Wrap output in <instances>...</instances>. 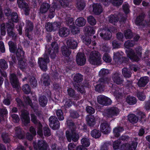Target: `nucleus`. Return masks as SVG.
<instances>
[{"label":"nucleus","instance_id":"603ef678","mask_svg":"<svg viewBox=\"0 0 150 150\" xmlns=\"http://www.w3.org/2000/svg\"><path fill=\"white\" fill-rule=\"evenodd\" d=\"M134 44L135 42L134 41L132 40H128L125 42L124 46L125 47L128 49L130 47H133Z\"/></svg>","mask_w":150,"mask_h":150},{"label":"nucleus","instance_id":"39448f33","mask_svg":"<svg viewBox=\"0 0 150 150\" xmlns=\"http://www.w3.org/2000/svg\"><path fill=\"white\" fill-rule=\"evenodd\" d=\"M34 150H47L49 148L48 144L42 140H38L37 143H34Z\"/></svg>","mask_w":150,"mask_h":150},{"label":"nucleus","instance_id":"f257e3e1","mask_svg":"<svg viewBox=\"0 0 150 150\" xmlns=\"http://www.w3.org/2000/svg\"><path fill=\"white\" fill-rule=\"evenodd\" d=\"M89 61L92 64L99 65L101 63V55L97 51H93L90 53Z\"/></svg>","mask_w":150,"mask_h":150},{"label":"nucleus","instance_id":"09e8293b","mask_svg":"<svg viewBox=\"0 0 150 150\" xmlns=\"http://www.w3.org/2000/svg\"><path fill=\"white\" fill-rule=\"evenodd\" d=\"M8 67L7 62L4 59H0V68L2 70L6 69Z\"/></svg>","mask_w":150,"mask_h":150},{"label":"nucleus","instance_id":"a18cd8bd","mask_svg":"<svg viewBox=\"0 0 150 150\" xmlns=\"http://www.w3.org/2000/svg\"><path fill=\"white\" fill-rule=\"evenodd\" d=\"M98 80V83L102 85H104L105 84L108 83L110 81V79L105 77H101Z\"/></svg>","mask_w":150,"mask_h":150},{"label":"nucleus","instance_id":"c85d7f7f","mask_svg":"<svg viewBox=\"0 0 150 150\" xmlns=\"http://www.w3.org/2000/svg\"><path fill=\"white\" fill-rule=\"evenodd\" d=\"M86 20L83 17H79L76 19L75 23L76 25L79 27L83 26L86 24Z\"/></svg>","mask_w":150,"mask_h":150},{"label":"nucleus","instance_id":"8fccbe9b","mask_svg":"<svg viewBox=\"0 0 150 150\" xmlns=\"http://www.w3.org/2000/svg\"><path fill=\"white\" fill-rule=\"evenodd\" d=\"M84 30L88 35H90L91 34H93L94 33L93 28L91 27L87 26L85 27Z\"/></svg>","mask_w":150,"mask_h":150},{"label":"nucleus","instance_id":"cd10ccee","mask_svg":"<svg viewBox=\"0 0 150 150\" xmlns=\"http://www.w3.org/2000/svg\"><path fill=\"white\" fill-rule=\"evenodd\" d=\"M58 7L57 4H53L49 9V11L48 17L50 18H52L54 16L55 14V9Z\"/></svg>","mask_w":150,"mask_h":150},{"label":"nucleus","instance_id":"72a5a7b5","mask_svg":"<svg viewBox=\"0 0 150 150\" xmlns=\"http://www.w3.org/2000/svg\"><path fill=\"white\" fill-rule=\"evenodd\" d=\"M128 117L129 121L133 124L137 122L138 120V117L134 114H129Z\"/></svg>","mask_w":150,"mask_h":150},{"label":"nucleus","instance_id":"6e6552de","mask_svg":"<svg viewBox=\"0 0 150 150\" xmlns=\"http://www.w3.org/2000/svg\"><path fill=\"white\" fill-rule=\"evenodd\" d=\"M98 102L100 104L107 105L110 104L111 100L109 98L104 95H99L97 97Z\"/></svg>","mask_w":150,"mask_h":150},{"label":"nucleus","instance_id":"58836bf2","mask_svg":"<svg viewBox=\"0 0 150 150\" xmlns=\"http://www.w3.org/2000/svg\"><path fill=\"white\" fill-rule=\"evenodd\" d=\"M16 54L18 60H22L24 58V52L21 49L18 48Z\"/></svg>","mask_w":150,"mask_h":150},{"label":"nucleus","instance_id":"4468645a","mask_svg":"<svg viewBox=\"0 0 150 150\" xmlns=\"http://www.w3.org/2000/svg\"><path fill=\"white\" fill-rule=\"evenodd\" d=\"M100 129L101 131L104 134H107L110 131V125L106 121L101 123L100 125Z\"/></svg>","mask_w":150,"mask_h":150},{"label":"nucleus","instance_id":"412c9836","mask_svg":"<svg viewBox=\"0 0 150 150\" xmlns=\"http://www.w3.org/2000/svg\"><path fill=\"white\" fill-rule=\"evenodd\" d=\"M88 124L91 127H93L96 124V120L94 117L92 115H88L86 118Z\"/></svg>","mask_w":150,"mask_h":150},{"label":"nucleus","instance_id":"bb28decb","mask_svg":"<svg viewBox=\"0 0 150 150\" xmlns=\"http://www.w3.org/2000/svg\"><path fill=\"white\" fill-rule=\"evenodd\" d=\"M61 51L62 54L66 57H68L71 53V49L65 46L62 47Z\"/></svg>","mask_w":150,"mask_h":150},{"label":"nucleus","instance_id":"a19ab883","mask_svg":"<svg viewBox=\"0 0 150 150\" xmlns=\"http://www.w3.org/2000/svg\"><path fill=\"white\" fill-rule=\"evenodd\" d=\"M124 129L123 127H119L115 128L113 129V132L115 136L117 137H119L120 135V132L123 131Z\"/></svg>","mask_w":150,"mask_h":150},{"label":"nucleus","instance_id":"864d4df0","mask_svg":"<svg viewBox=\"0 0 150 150\" xmlns=\"http://www.w3.org/2000/svg\"><path fill=\"white\" fill-rule=\"evenodd\" d=\"M104 85L99 83L95 87V89L96 91L99 93H101L104 91Z\"/></svg>","mask_w":150,"mask_h":150},{"label":"nucleus","instance_id":"4be33fe9","mask_svg":"<svg viewBox=\"0 0 150 150\" xmlns=\"http://www.w3.org/2000/svg\"><path fill=\"white\" fill-rule=\"evenodd\" d=\"M59 33L61 37H66L69 34V30L67 28L62 27L59 29Z\"/></svg>","mask_w":150,"mask_h":150},{"label":"nucleus","instance_id":"a878e982","mask_svg":"<svg viewBox=\"0 0 150 150\" xmlns=\"http://www.w3.org/2000/svg\"><path fill=\"white\" fill-rule=\"evenodd\" d=\"M112 92L117 98H119L122 97L121 91L119 88L113 87L112 88Z\"/></svg>","mask_w":150,"mask_h":150},{"label":"nucleus","instance_id":"774afa93","mask_svg":"<svg viewBox=\"0 0 150 150\" xmlns=\"http://www.w3.org/2000/svg\"><path fill=\"white\" fill-rule=\"evenodd\" d=\"M17 3L21 8L26 7L28 6V4L25 2V0H17Z\"/></svg>","mask_w":150,"mask_h":150},{"label":"nucleus","instance_id":"f3484780","mask_svg":"<svg viewBox=\"0 0 150 150\" xmlns=\"http://www.w3.org/2000/svg\"><path fill=\"white\" fill-rule=\"evenodd\" d=\"M112 79L113 82L117 84L122 83L123 81L122 78L121 77L120 73L117 72H116L113 74Z\"/></svg>","mask_w":150,"mask_h":150},{"label":"nucleus","instance_id":"b1692460","mask_svg":"<svg viewBox=\"0 0 150 150\" xmlns=\"http://www.w3.org/2000/svg\"><path fill=\"white\" fill-rule=\"evenodd\" d=\"M120 14L117 15L116 14H111L108 17V19L109 22L115 25L119 20V16Z\"/></svg>","mask_w":150,"mask_h":150},{"label":"nucleus","instance_id":"7c9ffc66","mask_svg":"<svg viewBox=\"0 0 150 150\" xmlns=\"http://www.w3.org/2000/svg\"><path fill=\"white\" fill-rule=\"evenodd\" d=\"M126 101L129 105H133L136 103L137 100L136 98L134 97L129 96L126 98Z\"/></svg>","mask_w":150,"mask_h":150},{"label":"nucleus","instance_id":"20e7f679","mask_svg":"<svg viewBox=\"0 0 150 150\" xmlns=\"http://www.w3.org/2000/svg\"><path fill=\"white\" fill-rule=\"evenodd\" d=\"M31 121L37 126L38 134L40 136H42L43 135L42 127V126L40 123L39 120H37V117L36 116L33 114H30Z\"/></svg>","mask_w":150,"mask_h":150},{"label":"nucleus","instance_id":"2eb2a0df","mask_svg":"<svg viewBox=\"0 0 150 150\" xmlns=\"http://www.w3.org/2000/svg\"><path fill=\"white\" fill-rule=\"evenodd\" d=\"M10 82L14 88H18V81L16 75L14 73L10 74Z\"/></svg>","mask_w":150,"mask_h":150},{"label":"nucleus","instance_id":"6ab92c4d","mask_svg":"<svg viewBox=\"0 0 150 150\" xmlns=\"http://www.w3.org/2000/svg\"><path fill=\"white\" fill-rule=\"evenodd\" d=\"M16 136L19 139H22L24 138L25 133L24 131L19 127L15 128Z\"/></svg>","mask_w":150,"mask_h":150},{"label":"nucleus","instance_id":"1a4fd4ad","mask_svg":"<svg viewBox=\"0 0 150 150\" xmlns=\"http://www.w3.org/2000/svg\"><path fill=\"white\" fill-rule=\"evenodd\" d=\"M86 60V57L84 53L81 52L77 53L76 56V61L78 65H84L85 63Z\"/></svg>","mask_w":150,"mask_h":150},{"label":"nucleus","instance_id":"ea45409f","mask_svg":"<svg viewBox=\"0 0 150 150\" xmlns=\"http://www.w3.org/2000/svg\"><path fill=\"white\" fill-rule=\"evenodd\" d=\"M25 103L27 105H29L31 108L34 109V106L33 104L32 100L28 96H24L23 97Z\"/></svg>","mask_w":150,"mask_h":150},{"label":"nucleus","instance_id":"c756f323","mask_svg":"<svg viewBox=\"0 0 150 150\" xmlns=\"http://www.w3.org/2000/svg\"><path fill=\"white\" fill-rule=\"evenodd\" d=\"M122 75L126 78H129L131 76L132 73L130 69L126 67L122 69Z\"/></svg>","mask_w":150,"mask_h":150},{"label":"nucleus","instance_id":"13d9d810","mask_svg":"<svg viewBox=\"0 0 150 150\" xmlns=\"http://www.w3.org/2000/svg\"><path fill=\"white\" fill-rule=\"evenodd\" d=\"M137 96L138 99L144 101L146 98V96L145 95L143 92L137 91Z\"/></svg>","mask_w":150,"mask_h":150},{"label":"nucleus","instance_id":"aec40b11","mask_svg":"<svg viewBox=\"0 0 150 150\" xmlns=\"http://www.w3.org/2000/svg\"><path fill=\"white\" fill-rule=\"evenodd\" d=\"M50 7V6L47 3H43L41 5L40 9V14L45 13L47 12Z\"/></svg>","mask_w":150,"mask_h":150},{"label":"nucleus","instance_id":"de8ad7c7","mask_svg":"<svg viewBox=\"0 0 150 150\" xmlns=\"http://www.w3.org/2000/svg\"><path fill=\"white\" fill-rule=\"evenodd\" d=\"M11 17V19L10 20L11 21L13 22H17L19 21V18L18 14L16 12H13L11 15H10Z\"/></svg>","mask_w":150,"mask_h":150},{"label":"nucleus","instance_id":"79ce46f5","mask_svg":"<svg viewBox=\"0 0 150 150\" xmlns=\"http://www.w3.org/2000/svg\"><path fill=\"white\" fill-rule=\"evenodd\" d=\"M83 76L79 74H76L74 77V82L77 83H80L83 79Z\"/></svg>","mask_w":150,"mask_h":150},{"label":"nucleus","instance_id":"6e6d98bb","mask_svg":"<svg viewBox=\"0 0 150 150\" xmlns=\"http://www.w3.org/2000/svg\"><path fill=\"white\" fill-rule=\"evenodd\" d=\"M70 28L71 33L74 35L78 34L79 32V28L74 25H70Z\"/></svg>","mask_w":150,"mask_h":150},{"label":"nucleus","instance_id":"c9c22d12","mask_svg":"<svg viewBox=\"0 0 150 150\" xmlns=\"http://www.w3.org/2000/svg\"><path fill=\"white\" fill-rule=\"evenodd\" d=\"M6 26L7 32L14 30V25L13 23L11 20H9L8 23H6Z\"/></svg>","mask_w":150,"mask_h":150},{"label":"nucleus","instance_id":"c03bdc74","mask_svg":"<svg viewBox=\"0 0 150 150\" xmlns=\"http://www.w3.org/2000/svg\"><path fill=\"white\" fill-rule=\"evenodd\" d=\"M91 134L92 137L95 138H99L101 135L100 132L97 129L92 130L91 132Z\"/></svg>","mask_w":150,"mask_h":150},{"label":"nucleus","instance_id":"3c124183","mask_svg":"<svg viewBox=\"0 0 150 150\" xmlns=\"http://www.w3.org/2000/svg\"><path fill=\"white\" fill-rule=\"evenodd\" d=\"M73 84L74 88L75 89L77 90L78 92H79L81 93H83L85 92L84 88L82 87H79L78 86L79 84L74 83H73Z\"/></svg>","mask_w":150,"mask_h":150},{"label":"nucleus","instance_id":"423d86ee","mask_svg":"<svg viewBox=\"0 0 150 150\" xmlns=\"http://www.w3.org/2000/svg\"><path fill=\"white\" fill-rule=\"evenodd\" d=\"M119 112V110L116 107H112L105 110L103 113L105 116L112 118L113 116L117 115Z\"/></svg>","mask_w":150,"mask_h":150},{"label":"nucleus","instance_id":"680f3d73","mask_svg":"<svg viewBox=\"0 0 150 150\" xmlns=\"http://www.w3.org/2000/svg\"><path fill=\"white\" fill-rule=\"evenodd\" d=\"M81 143L83 146H88L90 144V142L88 139L84 138H82L81 140Z\"/></svg>","mask_w":150,"mask_h":150},{"label":"nucleus","instance_id":"f704fd0d","mask_svg":"<svg viewBox=\"0 0 150 150\" xmlns=\"http://www.w3.org/2000/svg\"><path fill=\"white\" fill-rule=\"evenodd\" d=\"M77 7L80 11L83 10L85 6V3L83 0H77Z\"/></svg>","mask_w":150,"mask_h":150},{"label":"nucleus","instance_id":"e2e57ef3","mask_svg":"<svg viewBox=\"0 0 150 150\" xmlns=\"http://www.w3.org/2000/svg\"><path fill=\"white\" fill-rule=\"evenodd\" d=\"M110 2L113 5L119 6L121 5L123 3V0H110Z\"/></svg>","mask_w":150,"mask_h":150},{"label":"nucleus","instance_id":"473e14b6","mask_svg":"<svg viewBox=\"0 0 150 150\" xmlns=\"http://www.w3.org/2000/svg\"><path fill=\"white\" fill-rule=\"evenodd\" d=\"M9 134L6 132L2 133L1 137L4 142L5 143L9 142L10 141Z\"/></svg>","mask_w":150,"mask_h":150},{"label":"nucleus","instance_id":"0eeeda50","mask_svg":"<svg viewBox=\"0 0 150 150\" xmlns=\"http://www.w3.org/2000/svg\"><path fill=\"white\" fill-rule=\"evenodd\" d=\"M50 127L53 129H58L60 127V123L57 117L51 116L49 118Z\"/></svg>","mask_w":150,"mask_h":150},{"label":"nucleus","instance_id":"393cba45","mask_svg":"<svg viewBox=\"0 0 150 150\" xmlns=\"http://www.w3.org/2000/svg\"><path fill=\"white\" fill-rule=\"evenodd\" d=\"M149 81L148 77L144 76L141 78L138 82V85L139 87L144 86Z\"/></svg>","mask_w":150,"mask_h":150},{"label":"nucleus","instance_id":"69168bd1","mask_svg":"<svg viewBox=\"0 0 150 150\" xmlns=\"http://www.w3.org/2000/svg\"><path fill=\"white\" fill-rule=\"evenodd\" d=\"M121 54L119 52H117L114 53L113 59L115 62H118L121 59Z\"/></svg>","mask_w":150,"mask_h":150},{"label":"nucleus","instance_id":"9b49d317","mask_svg":"<svg viewBox=\"0 0 150 150\" xmlns=\"http://www.w3.org/2000/svg\"><path fill=\"white\" fill-rule=\"evenodd\" d=\"M66 44L67 47L70 49H75L78 46V43L76 41L71 37H69L67 39Z\"/></svg>","mask_w":150,"mask_h":150},{"label":"nucleus","instance_id":"37998d69","mask_svg":"<svg viewBox=\"0 0 150 150\" xmlns=\"http://www.w3.org/2000/svg\"><path fill=\"white\" fill-rule=\"evenodd\" d=\"M124 34L125 38L127 39H130L133 36V34L131 30L129 29H127L124 31Z\"/></svg>","mask_w":150,"mask_h":150},{"label":"nucleus","instance_id":"7ed1b4c3","mask_svg":"<svg viewBox=\"0 0 150 150\" xmlns=\"http://www.w3.org/2000/svg\"><path fill=\"white\" fill-rule=\"evenodd\" d=\"M66 136L68 141L69 142H71V140L74 142H76L79 138V135L76 132V130L70 131V132L69 130L67 131Z\"/></svg>","mask_w":150,"mask_h":150},{"label":"nucleus","instance_id":"ddd939ff","mask_svg":"<svg viewBox=\"0 0 150 150\" xmlns=\"http://www.w3.org/2000/svg\"><path fill=\"white\" fill-rule=\"evenodd\" d=\"M93 8V12L96 15L100 14L102 11L103 10L101 6L98 4H94L92 7L90 6L89 9L91 10Z\"/></svg>","mask_w":150,"mask_h":150},{"label":"nucleus","instance_id":"9d476101","mask_svg":"<svg viewBox=\"0 0 150 150\" xmlns=\"http://www.w3.org/2000/svg\"><path fill=\"white\" fill-rule=\"evenodd\" d=\"M100 35L103 39L107 40H110L112 37V33L108 28L102 30Z\"/></svg>","mask_w":150,"mask_h":150},{"label":"nucleus","instance_id":"4c0bfd02","mask_svg":"<svg viewBox=\"0 0 150 150\" xmlns=\"http://www.w3.org/2000/svg\"><path fill=\"white\" fill-rule=\"evenodd\" d=\"M9 49L11 52H15L17 48L16 43L12 41H10L8 42Z\"/></svg>","mask_w":150,"mask_h":150},{"label":"nucleus","instance_id":"bf43d9fd","mask_svg":"<svg viewBox=\"0 0 150 150\" xmlns=\"http://www.w3.org/2000/svg\"><path fill=\"white\" fill-rule=\"evenodd\" d=\"M56 113L57 115L59 120H63L64 119V118L63 115V113L61 110L59 109L57 110L56 111Z\"/></svg>","mask_w":150,"mask_h":150},{"label":"nucleus","instance_id":"dca6fc26","mask_svg":"<svg viewBox=\"0 0 150 150\" xmlns=\"http://www.w3.org/2000/svg\"><path fill=\"white\" fill-rule=\"evenodd\" d=\"M58 52L52 50L51 47H48L47 46H46V50H45V52L44 54H46L47 55H48V54L50 55L51 59H54L55 58V57H56V54H57Z\"/></svg>","mask_w":150,"mask_h":150},{"label":"nucleus","instance_id":"e433bc0d","mask_svg":"<svg viewBox=\"0 0 150 150\" xmlns=\"http://www.w3.org/2000/svg\"><path fill=\"white\" fill-rule=\"evenodd\" d=\"M67 125L70 129V131L76 130V126L72 120L68 119L67 121Z\"/></svg>","mask_w":150,"mask_h":150},{"label":"nucleus","instance_id":"052dcab7","mask_svg":"<svg viewBox=\"0 0 150 150\" xmlns=\"http://www.w3.org/2000/svg\"><path fill=\"white\" fill-rule=\"evenodd\" d=\"M88 22L91 25H93L96 23V21L94 17L92 16L87 17Z\"/></svg>","mask_w":150,"mask_h":150},{"label":"nucleus","instance_id":"49530a36","mask_svg":"<svg viewBox=\"0 0 150 150\" xmlns=\"http://www.w3.org/2000/svg\"><path fill=\"white\" fill-rule=\"evenodd\" d=\"M109 73V71L108 69L103 68L101 69L99 71L98 76L100 77H104Z\"/></svg>","mask_w":150,"mask_h":150},{"label":"nucleus","instance_id":"5fc2aeb1","mask_svg":"<svg viewBox=\"0 0 150 150\" xmlns=\"http://www.w3.org/2000/svg\"><path fill=\"white\" fill-rule=\"evenodd\" d=\"M8 36L11 38L12 40H15L17 38V35L14 32V30L7 32Z\"/></svg>","mask_w":150,"mask_h":150},{"label":"nucleus","instance_id":"f03ea898","mask_svg":"<svg viewBox=\"0 0 150 150\" xmlns=\"http://www.w3.org/2000/svg\"><path fill=\"white\" fill-rule=\"evenodd\" d=\"M50 62L48 55L44 54L43 57H40L38 59V63L40 69L44 71L47 70V64Z\"/></svg>","mask_w":150,"mask_h":150},{"label":"nucleus","instance_id":"5701e85b","mask_svg":"<svg viewBox=\"0 0 150 150\" xmlns=\"http://www.w3.org/2000/svg\"><path fill=\"white\" fill-rule=\"evenodd\" d=\"M41 80L43 82V84L45 86H48L50 85V79L49 76L46 74H44L42 76Z\"/></svg>","mask_w":150,"mask_h":150},{"label":"nucleus","instance_id":"2f4dec72","mask_svg":"<svg viewBox=\"0 0 150 150\" xmlns=\"http://www.w3.org/2000/svg\"><path fill=\"white\" fill-rule=\"evenodd\" d=\"M39 103L40 105L43 107H45L47 102V99L46 97L44 96H41L39 98Z\"/></svg>","mask_w":150,"mask_h":150},{"label":"nucleus","instance_id":"338daca9","mask_svg":"<svg viewBox=\"0 0 150 150\" xmlns=\"http://www.w3.org/2000/svg\"><path fill=\"white\" fill-rule=\"evenodd\" d=\"M30 84L33 87H36L37 85V81L34 77H30L29 79Z\"/></svg>","mask_w":150,"mask_h":150},{"label":"nucleus","instance_id":"4d7b16f0","mask_svg":"<svg viewBox=\"0 0 150 150\" xmlns=\"http://www.w3.org/2000/svg\"><path fill=\"white\" fill-rule=\"evenodd\" d=\"M137 144V142H132L131 145L126 144V146L128 147L129 150H135Z\"/></svg>","mask_w":150,"mask_h":150},{"label":"nucleus","instance_id":"a211bd4d","mask_svg":"<svg viewBox=\"0 0 150 150\" xmlns=\"http://www.w3.org/2000/svg\"><path fill=\"white\" fill-rule=\"evenodd\" d=\"M126 52H127V56L131 59L135 61H138L139 60L138 56L136 55L132 49H129L128 50H126Z\"/></svg>","mask_w":150,"mask_h":150},{"label":"nucleus","instance_id":"0e129e2a","mask_svg":"<svg viewBox=\"0 0 150 150\" xmlns=\"http://www.w3.org/2000/svg\"><path fill=\"white\" fill-rule=\"evenodd\" d=\"M23 91L26 94H28L31 91L30 87L28 84L24 85L23 86Z\"/></svg>","mask_w":150,"mask_h":150},{"label":"nucleus","instance_id":"f8f14e48","mask_svg":"<svg viewBox=\"0 0 150 150\" xmlns=\"http://www.w3.org/2000/svg\"><path fill=\"white\" fill-rule=\"evenodd\" d=\"M21 119L23 123L25 125L30 123V118L29 116V113L27 111H24L22 112Z\"/></svg>","mask_w":150,"mask_h":150}]
</instances>
